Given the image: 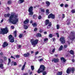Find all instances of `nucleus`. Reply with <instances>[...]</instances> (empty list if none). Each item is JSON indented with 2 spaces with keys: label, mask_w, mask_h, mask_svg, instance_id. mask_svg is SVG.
<instances>
[{
  "label": "nucleus",
  "mask_w": 75,
  "mask_h": 75,
  "mask_svg": "<svg viewBox=\"0 0 75 75\" xmlns=\"http://www.w3.org/2000/svg\"><path fill=\"white\" fill-rule=\"evenodd\" d=\"M25 66H23L22 67V69H21V70H22V71H23V70H24V68H25Z\"/></svg>",
  "instance_id": "35"
},
{
  "label": "nucleus",
  "mask_w": 75,
  "mask_h": 75,
  "mask_svg": "<svg viewBox=\"0 0 75 75\" xmlns=\"http://www.w3.org/2000/svg\"><path fill=\"white\" fill-rule=\"evenodd\" d=\"M53 41H55V38H53Z\"/></svg>",
  "instance_id": "62"
},
{
  "label": "nucleus",
  "mask_w": 75,
  "mask_h": 75,
  "mask_svg": "<svg viewBox=\"0 0 75 75\" xmlns=\"http://www.w3.org/2000/svg\"><path fill=\"white\" fill-rule=\"evenodd\" d=\"M46 72L45 71H44L43 72V75H46Z\"/></svg>",
  "instance_id": "44"
},
{
  "label": "nucleus",
  "mask_w": 75,
  "mask_h": 75,
  "mask_svg": "<svg viewBox=\"0 0 75 75\" xmlns=\"http://www.w3.org/2000/svg\"><path fill=\"white\" fill-rule=\"evenodd\" d=\"M71 71L72 73H74V71H75V68L74 67H73L71 69V68H68L67 71V74H69L71 72Z\"/></svg>",
  "instance_id": "5"
},
{
  "label": "nucleus",
  "mask_w": 75,
  "mask_h": 75,
  "mask_svg": "<svg viewBox=\"0 0 75 75\" xmlns=\"http://www.w3.org/2000/svg\"><path fill=\"white\" fill-rule=\"evenodd\" d=\"M72 61L73 62H75V60H74V59H73L72 60Z\"/></svg>",
  "instance_id": "55"
},
{
  "label": "nucleus",
  "mask_w": 75,
  "mask_h": 75,
  "mask_svg": "<svg viewBox=\"0 0 75 75\" xmlns=\"http://www.w3.org/2000/svg\"><path fill=\"white\" fill-rule=\"evenodd\" d=\"M34 53V52L33 51H31V54H33Z\"/></svg>",
  "instance_id": "64"
},
{
  "label": "nucleus",
  "mask_w": 75,
  "mask_h": 75,
  "mask_svg": "<svg viewBox=\"0 0 75 75\" xmlns=\"http://www.w3.org/2000/svg\"><path fill=\"white\" fill-rule=\"evenodd\" d=\"M46 7H48L50 5V3L48 1H46Z\"/></svg>",
  "instance_id": "16"
},
{
  "label": "nucleus",
  "mask_w": 75,
  "mask_h": 75,
  "mask_svg": "<svg viewBox=\"0 0 75 75\" xmlns=\"http://www.w3.org/2000/svg\"><path fill=\"white\" fill-rule=\"evenodd\" d=\"M32 24L34 27H37V24L35 23H32Z\"/></svg>",
  "instance_id": "18"
},
{
  "label": "nucleus",
  "mask_w": 75,
  "mask_h": 75,
  "mask_svg": "<svg viewBox=\"0 0 75 75\" xmlns=\"http://www.w3.org/2000/svg\"><path fill=\"white\" fill-rule=\"evenodd\" d=\"M4 59L5 60H7V58H6V57H4Z\"/></svg>",
  "instance_id": "60"
},
{
  "label": "nucleus",
  "mask_w": 75,
  "mask_h": 75,
  "mask_svg": "<svg viewBox=\"0 0 75 75\" xmlns=\"http://www.w3.org/2000/svg\"><path fill=\"white\" fill-rule=\"evenodd\" d=\"M36 36H37V37H41L42 35H41V34L38 33L36 35Z\"/></svg>",
  "instance_id": "29"
},
{
  "label": "nucleus",
  "mask_w": 75,
  "mask_h": 75,
  "mask_svg": "<svg viewBox=\"0 0 75 75\" xmlns=\"http://www.w3.org/2000/svg\"><path fill=\"white\" fill-rule=\"evenodd\" d=\"M44 61V59L42 58L40 59H39V61L40 62H41L42 61Z\"/></svg>",
  "instance_id": "31"
},
{
  "label": "nucleus",
  "mask_w": 75,
  "mask_h": 75,
  "mask_svg": "<svg viewBox=\"0 0 75 75\" xmlns=\"http://www.w3.org/2000/svg\"><path fill=\"white\" fill-rule=\"evenodd\" d=\"M46 13L47 14H48L49 13V10L48 9L46 10Z\"/></svg>",
  "instance_id": "39"
},
{
  "label": "nucleus",
  "mask_w": 75,
  "mask_h": 75,
  "mask_svg": "<svg viewBox=\"0 0 75 75\" xmlns=\"http://www.w3.org/2000/svg\"><path fill=\"white\" fill-rule=\"evenodd\" d=\"M24 28H25V29L27 30V29L28 28V26H27L26 25H24Z\"/></svg>",
  "instance_id": "32"
},
{
  "label": "nucleus",
  "mask_w": 75,
  "mask_h": 75,
  "mask_svg": "<svg viewBox=\"0 0 75 75\" xmlns=\"http://www.w3.org/2000/svg\"><path fill=\"white\" fill-rule=\"evenodd\" d=\"M11 66H13H13H16L17 65L16 62H14L13 61L11 62Z\"/></svg>",
  "instance_id": "15"
},
{
  "label": "nucleus",
  "mask_w": 75,
  "mask_h": 75,
  "mask_svg": "<svg viewBox=\"0 0 75 75\" xmlns=\"http://www.w3.org/2000/svg\"><path fill=\"white\" fill-rule=\"evenodd\" d=\"M50 23V22L49 21V20H47L45 22V24L46 25H47V24H48Z\"/></svg>",
  "instance_id": "17"
},
{
  "label": "nucleus",
  "mask_w": 75,
  "mask_h": 75,
  "mask_svg": "<svg viewBox=\"0 0 75 75\" xmlns=\"http://www.w3.org/2000/svg\"><path fill=\"white\" fill-rule=\"evenodd\" d=\"M49 37L50 38H52V34H50L49 35Z\"/></svg>",
  "instance_id": "36"
},
{
  "label": "nucleus",
  "mask_w": 75,
  "mask_h": 75,
  "mask_svg": "<svg viewBox=\"0 0 75 75\" xmlns=\"http://www.w3.org/2000/svg\"><path fill=\"white\" fill-rule=\"evenodd\" d=\"M38 54V52L37 51V52H36L35 53V55H37Z\"/></svg>",
  "instance_id": "54"
},
{
  "label": "nucleus",
  "mask_w": 75,
  "mask_h": 75,
  "mask_svg": "<svg viewBox=\"0 0 75 75\" xmlns=\"http://www.w3.org/2000/svg\"><path fill=\"white\" fill-rule=\"evenodd\" d=\"M65 7L66 8H67V7H68V4H65Z\"/></svg>",
  "instance_id": "43"
},
{
  "label": "nucleus",
  "mask_w": 75,
  "mask_h": 75,
  "mask_svg": "<svg viewBox=\"0 0 75 75\" xmlns=\"http://www.w3.org/2000/svg\"><path fill=\"white\" fill-rule=\"evenodd\" d=\"M60 40L61 42H62V44H65V38H64V37H61V38H60Z\"/></svg>",
  "instance_id": "10"
},
{
  "label": "nucleus",
  "mask_w": 75,
  "mask_h": 75,
  "mask_svg": "<svg viewBox=\"0 0 75 75\" xmlns=\"http://www.w3.org/2000/svg\"><path fill=\"white\" fill-rule=\"evenodd\" d=\"M67 45H65L64 46V48H67Z\"/></svg>",
  "instance_id": "56"
},
{
  "label": "nucleus",
  "mask_w": 75,
  "mask_h": 75,
  "mask_svg": "<svg viewBox=\"0 0 75 75\" xmlns=\"http://www.w3.org/2000/svg\"><path fill=\"white\" fill-rule=\"evenodd\" d=\"M44 42H45V41L48 42V38H45L44 39Z\"/></svg>",
  "instance_id": "26"
},
{
  "label": "nucleus",
  "mask_w": 75,
  "mask_h": 75,
  "mask_svg": "<svg viewBox=\"0 0 75 75\" xmlns=\"http://www.w3.org/2000/svg\"><path fill=\"white\" fill-rule=\"evenodd\" d=\"M3 67V64H0V68H2Z\"/></svg>",
  "instance_id": "49"
},
{
  "label": "nucleus",
  "mask_w": 75,
  "mask_h": 75,
  "mask_svg": "<svg viewBox=\"0 0 75 75\" xmlns=\"http://www.w3.org/2000/svg\"><path fill=\"white\" fill-rule=\"evenodd\" d=\"M3 21H4V20H3V19H2L1 20V22L2 23V22H3Z\"/></svg>",
  "instance_id": "63"
},
{
  "label": "nucleus",
  "mask_w": 75,
  "mask_h": 75,
  "mask_svg": "<svg viewBox=\"0 0 75 75\" xmlns=\"http://www.w3.org/2000/svg\"><path fill=\"white\" fill-rule=\"evenodd\" d=\"M41 11H42V12H44L45 11L44 10V9H41Z\"/></svg>",
  "instance_id": "50"
},
{
  "label": "nucleus",
  "mask_w": 75,
  "mask_h": 75,
  "mask_svg": "<svg viewBox=\"0 0 75 75\" xmlns=\"http://www.w3.org/2000/svg\"><path fill=\"white\" fill-rule=\"evenodd\" d=\"M30 42L31 43L32 45H33V47H34L36 45V44L38 43V40H34V39H31L30 40Z\"/></svg>",
  "instance_id": "3"
},
{
  "label": "nucleus",
  "mask_w": 75,
  "mask_h": 75,
  "mask_svg": "<svg viewBox=\"0 0 75 75\" xmlns=\"http://www.w3.org/2000/svg\"><path fill=\"white\" fill-rule=\"evenodd\" d=\"M8 45V44L6 42H4V44L3 45V48H5L6 47H7Z\"/></svg>",
  "instance_id": "13"
},
{
  "label": "nucleus",
  "mask_w": 75,
  "mask_h": 75,
  "mask_svg": "<svg viewBox=\"0 0 75 75\" xmlns=\"http://www.w3.org/2000/svg\"><path fill=\"white\" fill-rule=\"evenodd\" d=\"M57 30H58L59 28V26L58 25H57Z\"/></svg>",
  "instance_id": "37"
},
{
  "label": "nucleus",
  "mask_w": 75,
  "mask_h": 75,
  "mask_svg": "<svg viewBox=\"0 0 75 75\" xmlns=\"http://www.w3.org/2000/svg\"><path fill=\"white\" fill-rule=\"evenodd\" d=\"M17 33V31L16 30L15 31L14 33H13V34L15 35V37H16V34Z\"/></svg>",
  "instance_id": "30"
},
{
  "label": "nucleus",
  "mask_w": 75,
  "mask_h": 75,
  "mask_svg": "<svg viewBox=\"0 0 75 75\" xmlns=\"http://www.w3.org/2000/svg\"><path fill=\"white\" fill-rule=\"evenodd\" d=\"M9 16H10V14H5L4 15L5 17H9Z\"/></svg>",
  "instance_id": "23"
},
{
  "label": "nucleus",
  "mask_w": 75,
  "mask_h": 75,
  "mask_svg": "<svg viewBox=\"0 0 75 75\" xmlns=\"http://www.w3.org/2000/svg\"><path fill=\"white\" fill-rule=\"evenodd\" d=\"M29 21H28V20H26L24 21V24H27V23H28Z\"/></svg>",
  "instance_id": "25"
},
{
  "label": "nucleus",
  "mask_w": 75,
  "mask_h": 75,
  "mask_svg": "<svg viewBox=\"0 0 75 75\" xmlns=\"http://www.w3.org/2000/svg\"><path fill=\"white\" fill-rule=\"evenodd\" d=\"M61 59L62 60H63L64 61V62H65V61H67L66 59H64V58L62 57L61 58Z\"/></svg>",
  "instance_id": "20"
},
{
  "label": "nucleus",
  "mask_w": 75,
  "mask_h": 75,
  "mask_svg": "<svg viewBox=\"0 0 75 75\" xmlns=\"http://www.w3.org/2000/svg\"><path fill=\"white\" fill-rule=\"evenodd\" d=\"M25 65H26V62H25L24 63V64L23 66H25Z\"/></svg>",
  "instance_id": "58"
},
{
  "label": "nucleus",
  "mask_w": 75,
  "mask_h": 75,
  "mask_svg": "<svg viewBox=\"0 0 75 75\" xmlns=\"http://www.w3.org/2000/svg\"><path fill=\"white\" fill-rule=\"evenodd\" d=\"M45 69V67L43 65H41L40 66V68L38 71V73H39V74H40V72H43V71H44Z\"/></svg>",
  "instance_id": "4"
},
{
  "label": "nucleus",
  "mask_w": 75,
  "mask_h": 75,
  "mask_svg": "<svg viewBox=\"0 0 75 75\" xmlns=\"http://www.w3.org/2000/svg\"><path fill=\"white\" fill-rule=\"evenodd\" d=\"M52 25V24H51V23H50L48 24V25L49 26V27H51V25Z\"/></svg>",
  "instance_id": "34"
},
{
  "label": "nucleus",
  "mask_w": 75,
  "mask_h": 75,
  "mask_svg": "<svg viewBox=\"0 0 75 75\" xmlns=\"http://www.w3.org/2000/svg\"><path fill=\"white\" fill-rule=\"evenodd\" d=\"M71 13H75V10H74V9H72L71 11Z\"/></svg>",
  "instance_id": "33"
},
{
  "label": "nucleus",
  "mask_w": 75,
  "mask_h": 75,
  "mask_svg": "<svg viewBox=\"0 0 75 75\" xmlns=\"http://www.w3.org/2000/svg\"><path fill=\"white\" fill-rule=\"evenodd\" d=\"M8 4H11V0H9L7 2Z\"/></svg>",
  "instance_id": "21"
},
{
  "label": "nucleus",
  "mask_w": 75,
  "mask_h": 75,
  "mask_svg": "<svg viewBox=\"0 0 75 75\" xmlns=\"http://www.w3.org/2000/svg\"><path fill=\"white\" fill-rule=\"evenodd\" d=\"M48 18H51L52 19H54L55 18V15L52 14V13H51L48 16Z\"/></svg>",
  "instance_id": "9"
},
{
  "label": "nucleus",
  "mask_w": 75,
  "mask_h": 75,
  "mask_svg": "<svg viewBox=\"0 0 75 75\" xmlns=\"http://www.w3.org/2000/svg\"><path fill=\"white\" fill-rule=\"evenodd\" d=\"M64 6V4H61L60 5V6L61 7H63V6Z\"/></svg>",
  "instance_id": "51"
},
{
  "label": "nucleus",
  "mask_w": 75,
  "mask_h": 75,
  "mask_svg": "<svg viewBox=\"0 0 75 75\" xmlns=\"http://www.w3.org/2000/svg\"><path fill=\"white\" fill-rule=\"evenodd\" d=\"M37 16L35 15L34 16H33V18H34V19H35V18H37Z\"/></svg>",
  "instance_id": "41"
},
{
  "label": "nucleus",
  "mask_w": 75,
  "mask_h": 75,
  "mask_svg": "<svg viewBox=\"0 0 75 75\" xmlns=\"http://www.w3.org/2000/svg\"><path fill=\"white\" fill-rule=\"evenodd\" d=\"M75 38V34L74 33H73L71 36H69L68 37V39L71 40H74Z\"/></svg>",
  "instance_id": "8"
},
{
  "label": "nucleus",
  "mask_w": 75,
  "mask_h": 75,
  "mask_svg": "<svg viewBox=\"0 0 75 75\" xmlns=\"http://www.w3.org/2000/svg\"><path fill=\"white\" fill-rule=\"evenodd\" d=\"M55 49L54 48L53 49H50V52L51 54H53L54 52H55Z\"/></svg>",
  "instance_id": "12"
},
{
  "label": "nucleus",
  "mask_w": 75,
  "mask_h": 75,
  "mask_svg": "<svg viewBox=\"0 0 75 75\" xmlns=\"http://www.w3.org/2000/svg\"><path fill=\"white\" fill-rule=\"evenodd\" d=\"M47 28H51V27H50V26H49L48 25L47 26Z\"/></svg>",
  "instance_id": "57"
},
{
  "label": "nucleus",
  "mask_w": 75,
  "mask_h": 75,
  "mask_svg": "<svg viewBox=\"0 0 75 75\" xmlns=\"http://www.w3.org/2000/svg\"><path fill=\"white\" fill-rule=\"evenodd\" d=\"M62 71L59 72L57 73V75H62Z\"/></svg>",
  "instance_id": "24"
},
{
  "label": "nucleus",
  "mask_w": 75,
  "mask_h": 75,
  "mask_svg": "<svg viewBox=\"0 0 75 75\" xmlns=\"http://www.w3.org/2000/svg\"><path fill=\"white\" fill-rule=\"evenodd\" d=\"M24 1V0H19V3H23Z\"/></svg>",
  "instance_id": "27"
},
{
  "label": "nucleus",
  "mask_w": 75,
  "mask_h": 75,
  "mask_svg": "<svg viewBox=\"0 0 75 75\" xmlns=\"http://www.w3.org/2000/svg\"><path fill=\"white\" fill-rule=\"evenodd\" d=\"M59 61V59H56L55 58H54L52 60V62H54L57 63Z\"/></svg>",
  "instance_id": "11"
},
{
  "label": "nucleus",
  "mask_w": 75,
  "mask_h": 75,
  "mask_svg": "<svg viewBox=\"0 0 75 75\" xmlns=\"http://www.w3.org/2000/svg\"><path fill=\"white\" fill-rule=\"evenodd\" d=\"M3 53L1 52L0 53V55H3Z\"/></svg>",
  "instance_id": "61"
},
{
  "label": "nucleus",
  "mask_w": 75,
  "mask_h": 75,
  "mask_svg": "<svg viewBox=\"0 0 75 75\" xmlns=\"http://www.w3.org/2000/svg\"><path fill=\"white\" fill-rule=\"evenodd\" d=\"M63 48V46L62 45H61L60 47L59 48V51H61L62 50V48Z\"/></svg>",
  "instance_id": "28"
},
{
  "label": "nucleus",
  "mask_w": 75,
  "mask_h": 75,
  "mask_svg": "<svg viewBox=\"0 0 75 75\" xmlns=\"http://www.w3.org/2000/svg\"><path fill=\"white\" fill-rule=\"evenodd\" d=\"M56 35H57V37H59V34L58 33H56Z\"/></svg>",
  "instance_id": "45"
},
{
  "label": "nucleus",
  "mask_w": 75,
  "mask_h": 75,
  "mask_svg": "<svg viewBox=\"0 0 75 75\" xmlns=\"http://www.w3.org/2000/svg\"><path fill=\"white\" fill-rule=\"evenodd\" d=\"M8 38L9 40H10V42H14V38L13 37L12 35H10L9 36Z\"/></svg>",
  "instance_id": "7"
},
{
  "label": "nucleus",
  "mask_w": 75,
  "mask_h": 75,
  "mask_svg": "<svg viewBox=\"0 0 75 75\" xmlns=\"http://www.w3.org/2000/svg\"><path fill=\"white\" fill-rule=\"evenodd\" d=\"M23 37V34H21L20 35L19 37V38H21Z\"/></svg>",
  "instance_id": "42"
},
{
  "label": "nucleus",
  "mask_w": 75,
  "mask_h": 75,
  "mask_svg": "<svg viewBox=\"0 0 75 75\" xmlns=\"http://www.w3.org/2000/svg\"><path fill=\"white\" fill-rule=\"evenodd\" d=\"M30 53L27 52L26 53L23 54V56L24 57H28L30 56Z\"/></svg>",
  "instance_id": "14"
},
{
  "label": "nucleus",
  "mask_w": 75,
  "mask_h": 75,
  "mask_svg": "<svg viewBox=\"0 0 75 75\" xmlns=\"http://www.w3.org/2000/svg\"><path fill=\"white\" fill-rule=\"evenodd\" d=\"M11 58H13V59H16V58L15 57H14V56H11Z\"/></svg>",
  "instance_id": "48"
},
{
  "label": "nucleus",
  "mask_w": 75,
  "mask_h": 75,
  "mask_svg": "<svg viewBox=\"0 0 75 75\" xmlns=\"http://www.w3.org/2000/svg\"><path fill=\"white\" fill-rule=\"evenodd\" d=\"M11 27L12 29H14V26H11Z\"/></svg>",
  "instance_id": "46"
},
{
  "label": "nucleus",
  "mask_w": 75,
  "mask_h": 75,
  "mask_svg": "<svg viewBox=\"0 0 75 75\" xmlns=\"http://www.w3.org/2000/svg\"><path fill=\"white\" fill-rule=\"evenodd\" d=\"M1 30L0 31V34H5L8 33V28L7 27L5 28L1 29Z\"/></svg>",
  "instance_id": "2"
},
{
  "label": "nucleus",
  "mask_w": 75,
  "mask_h": 75,
  "mask_svg": "<svg viewBox=\"0 0 75 75\" xmlns=\"http://www.w3.org/2000/svg\"><path fill=\"white\" fill-rule=\"evenodd\" d=\"M37 30V28H35L34 30V31H36Z\"/></svg>",
  "instance_id": "52"
},
{
  "label": "nucleus",
  "mask_w": 75,
  "mask_h": 75,
  "mask_svg": "<svg viewBox=\"0 0 75 75\" xmlns=\"http://www.w3.org/2000/svg\"><path fill=\"white\" fill-rule=\"evenodd\" d=\"M33 7L32 6H30L28 9V11L29 12V15L30 16H32L33 14L34 13L33 11Z\"/></svg>",
  "instance_id": "6"
},
{
  "label": "nucleus",
  "mask_w": 75,
  "mask_h": 75,
  "mask_svg": "<svg viewBox=\"0 0 75 75\" xmlns=\"http://www.w3.org/2000/svg\"><path fill=\"white\" fill-rule=\"evenodd\" d=\"M18 14L15 13H12L8 19L9 23H11L13 24H16L18 21Z\"/></svg>",
  "instance_id": "1"
},
{
  "label": "nucleus",
  "mask_w": 75,
  "mask_h": 75,
  "mask_svg": "<svg viewBox=\"0 0 75 75\" xmlns=\"http://www.w3.org/2000/svg\"><path fill=\"white\" fill-rule=\"evenodd\" d=\"M16 58H20V55H15Z\"/></svg>",
  "instance_id": "38"
},
{
  "label": "nucleus",
  "mask_w": 75,
  "mask_h": 75,
  "mask_svg": "<svg viewBox=\"0 0 75 75\" xmlns=\"http://www.w3.org/2000/svg\"><path fill=\"white\" fill-rule=\"evenodd\" d=\"M11 61V59H8V64H10V61Z\"/></svg>",
  "instance_id": "53"
},
{
  "label": "nucleus",
  "mask_w": 75,
  "mask_h": 75,
  "mask_svg": "<svg viewBox=\"0 0 75 75\" xmlns=\"http://www.w3.org/2000/svg\"><path fill=\"white\" fill-rule=\"evenodd\" d=\"M70 53L71 54H72V55H74V52L73 50H71L70 51Z\"/></svg>",
  "instance_id": "19"
},
{
  "label": "nucleus",
  "mask_w": 75,
  "mask_h": 75,
  "mask_svg": "<svg viewBox=\"0 0 75 75\" xmlns=\"http://www.w3.org/2000/svg\"><path fill=\"white\" fill-rule=\"evenodd\" d=\"M21 46L20 45H19L18 46V48H21Z\"/></svg>",
  "instance_id": "59"
},
{
  "label": "nucleus",
  "mask_w": 75,
  "mask_h": 75,
  "mask_svg": "<svg viewBox=\"0 0 75 75\" xmlns=\"http://www.w3.org/2000/svg\"><path fill=\"white\" fill-rule=\"evenodd\" d=\"M42 18V17H41V16H38V18L39 20H40V19H41Z\"/></svg>",
  "instance_id": "47"
},
{
  "label": "nucleus",
  "mask_w": 75,
  "mask_h": 75,
  "mask_svg": "<svg viewBox=\"0 0 75 75\" xmlns=\"http://www.w3.org/2000/svg\"><path fill=\"white\" fill-rule=\"evenodd\" d=\"M62 17L64 18H65V14H62Z\"/></svg>",
  "instance_id": "40"
},
{
  "label": "nucleus",
  "mask_w": 75,
  "mask_h": 75,
  "mask_svg": "<svg viewBox=\"0 0 75 75\" xmlns=\"http://www.w3.org/2000/svg\"><path fill=\"white\" fill-rule=\"evenodd\" d=\"M31 68L32 71H34V67L33 65H31Z\"/></svg>",
  "instance_id": "22"
}]
</instances>
